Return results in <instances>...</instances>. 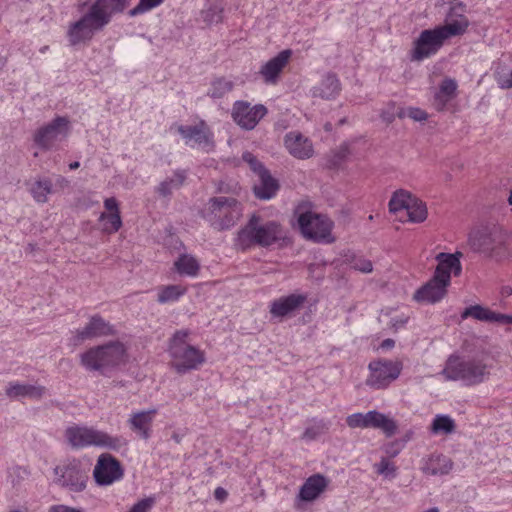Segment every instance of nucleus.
I'll list each match as a JSON object with an SVG mask.
<instances>
[{"label":"nucleus","instance_id":"6ab92c4d","mask_svg":"<svg viewBox=\"0 0 512 512\" xmlns=\"http://www.w3.org/2000/svg\"><path fill=\"white\" fill-rule=\"evenodd\" d=\"M499 229H478L471 232L469 235L471 248L493 259L494 249L496 248L495 239L498 237Z\"/></svg>","mask_w":512,"mask_h":512},{"label":"nucleus","instance_id":"e2e57ef3","mask_svg":"<svg viewBox=\"0 0 512 512\" xmlns=\"http://www.w3.org/2000/svg\"><path fill=\"white\" fill-rule=\"evenodd\" d=\"M426 512H439V510L437 508H430Z\"/></svg>","mask_w":512,"mask_h":512},{"label":"nucleus","instance_id":"c9c22d12","mask_svg":"<svg viewBox=\"0 0 512 512\" xmlns=\"http://www.w3.org/2000/svg\"><path fill=\"white\" fill-rule=\"evenodd\" d=\"M186 179L184 171H176L171 177L162 181L156 191L163 197H168L172 194L173 190L179 189Z\"/></svg>","mask_w":512,"mask_h":512},{"label":"nucleus","instance_id":"37998d69","mask_svg":"<svg viewBox=\"0 0 512 512\" xmlns=\"http://www.w3.org/2000/svg\"><path fill=\"white\" fill-rule=\"evenodd\" d=\"M370 411L367 413H354L346 418V423L350 428H370Z\"/></svg>","mask_w":512,"mask_h":512},{"label":"nucleus","instance_id":"0e129e2a","mask_svg":"<svg viewBox=\"0 0 512 512\" xmlns=\"http://www.w3.org/2000/svg\"><path fill=\"white\" fill-rule=\"evenodd\" d=\"M508 202H509V204H510V205H512V192L510 193V196H509Z\"/></svg>","mask_w":512,"mask_h":512},{"label":"nucleus","instance_id":"09e8293b","mask_svg":"<svg viewBox=\"0 0 512 512\" xmlns=\"http://www.w3.org/2000/svg\"><path fill=\"white\" fill-rule=\"evenodd\" d=\"M327 429L328 427L323 421H318L305 429L302 434V439L307 441L314 440L323 434Z\"/></svg>","mask_w":512,"mask_h":512},{"label":"nucleus","instance_id":"e433bc0d","mask_svg":"<svg viewBox=\"0 0 512 512\" xmlns=\"http://www.w3.org/2000/svg\"><path fill=\"white\" fill-rule=\"evenodd\" d=\"M174 266L180 275L195 277L200 269L199 262L195 257L188 254H182L175 261Z\"/></svg>","mask_w":512,"mask_h":512},{"label":"nucleus","instance_id":"b1692460","mask_svg":"<svg viewBox=\"0 0 512 512\" xmlns=\"http://www.w3.org/2000/svg\"><path fill=\"white\" fill-rule=\"evenodd\" d=\"M291 55V50H283L261 67L259 73L266 83L275 84L277 82L280 73L288 64Z\"/></svg>","mask_w":512,"mask_h":512},{"label":"nucleus","instance_id":"bb28decb","mask_svg":"<svg viewBox=\"0 0 512 512\" xmlns=\"http://www.w3.org/2000/svg\"><path fill=\"white\" fill-rule=\"evenodd\" d=\"M409 320V313L393 307L382 309L379 315V321L385 325L387 330L393 333L404 329Z\"/></svg>","mask_w":512,"mask_h":512},{"label":"nucleus","instance_id":"7ed1b4c3","mask_svg":"<svg viewBox=\"0 0 512 512\" xmlns=\"http://www.w3.org/2000/svg\"><path fill=\"white\" fill-rule=\"evenodd\" d=\"M491 365L478 357L465 358L450 355L441 371L447 381H461L467 386H474L486 381L490 376Z\"/></svg>","mask_w":512,"mask_h":512},{"label":"nucleus","instance_id":"58836bf2","mask_svg":"<svg viewBox=\"0 0 512 512\" xmlns=\"http://www.w3.org/2000/svg\"><path fill=\"white\" fill-rule=\"evenodd\" d=\"M186 293V288L181 285L162 286L158 290L157 301L160 304L177 301Z\"/></svg>","mask_w":512,"mask_h":512},{"label":"nucleus","instance_id":"c85d7f7f","mask_svg":"<svg viewBox=\"0 0 512 512\" xmlns=\"http://www.w3.org/2000/svg\"><path fill=\"white\" fill-rule=\"evenodd\" d=\"M278 190V181L271 176L268 170H262L261 175L258 176V182L253 187L256 198L269 200L276 195Z\"/></svg>","mask_w":512,"mask_h":512},{"label":"nucleus","instance_id":"39448f33","mask_svg":"<svg viewBox=\"0 0 512 512\" xmlns=\"http://www.w3.org/2000/svg\"><path fill=\"white\" fill-rule=\"evenodd\" d=\"M127 348L121 341L93 346L80 354V364L91 372L107 375L126 362Z\"/></svg>","mask_w":512,"mask_h":512},{"label":"nucleus","instance_id":"4d7b16f0","mask_svg":"<svg viewBox=\"0 0 512 512\" xmlns=\"http://www.w3.org/2000/svg\"><path fill=\"white\" fill-rule=\"evenodd\" d=\"M47 512H85L83 508L72 507L65 504H55L48 508Z\"/></svg>","mask_w":512,"mask_h":512},{"label":"nucleus","instance_id":"603ef678","mask_svg":"<svg viewBox=\"0 0 512 512\" xmlns=\"http://www.w3.org/2000/svg\"><path fill=\"white\" fill-rule=\"evenodd\" d=\"M242 159L249 165L250 169L258 176L261 175L262 170H267L263 166V164L250 152H244L242 155Z\"/></svg>","mask_w":512,"mask_h":512},{"label":"nucleus","instance_id":"ddd939ff","mask_svg":"<svg viewBox=\"0 0 512 512\" xmlns=\"http://www.w3.org/2000/svg\"><path fill=\"white\" fill-rule=\"evenodd\" d=\"M124 476V470L118 459L108 453L101 454L93 470V477L97 485L109 486Z\"/></svg>","mask_w":512,"mask_h":512},{"label":"nucleus","instance_id":"de8ad7c7","mask_svg":"<svg viewBox=\"0 0 512 512\" xmlns=\"http://www.w3.org/2000/svg\"><path fill=\"white\" fill-rule=\"evenodd\" d=\"M349 264L353 270L364 274H368L373 271L372 262L362 256H353L351 260H349Z\"/></svg>","mask_w":512,"mask_h":512},{"label":"nucleus","instance_id":"f257e3e1","mask_svg":"<svg viewBox=\"0 0 512 512\" xmlns=\"http://www.w3.org/2000/svg\"><path fill=\"white\" fill-rule=\"evenodd\" d=\"M469 21L463 15L448 21L444 25L421 31L414 40L410 51L412 61H423L438 53L445 41L451 37L462 35L468 28Z\"/></svg>","mask_w":512,"mask_h":512},{"label":"nucleus","instance_id":"13d9d810","mask_svg":"<svg viewBox=\"0 0 512 512\" xmlns=\"http://www.w3.org/2000/svg\"><path fill=\"white\" fill-rule=\"evenodd\" d=\"M227 496H228L227 491L222 487H217L214 491V497L218 501L223 502L224 500H226Z\"/></svg>","mask_w":512,"mask_h":512},{"label":"nucleus","instance_id":"5fc2aeb1","mask_svg":"<svg viewBox=\"0 0 512 512\" xmlns=\"http://www.w3.org/2000/svg\"><path fill=\"white\" fill-rule=\"evenodd\" d=\"M203 18L209 24L218 23L222 19V9L217 6H211L203 12Z\"/></svg>","mask_w":512,"mask_h":512},{"label":"nucleus","instance_id":"dca6fc26","mask_svg":"<svg viewBox=\"0 0 512 512\" xmlns=\"http://www.w3.org/2000/svg\"><path fill=\"white\" fill-rule=\"evenodd\" d=\"M266 113L267 109L264 105L251 106L246 101H236L232 109L233 120L247 130L253 129Z\"/></svg>","mask_w":512,"mask_h":512},{"label":"nucleus","instance_id":"2eb2a0df","mask_svg":"<svg viewBox=\"0 0 512 512\" xmlns=\"http://www.w3.org/2000/svg\"><path fill=\"white\" fill-rule=\"evenodd\" d=\"M177 131L190 147H198L206 152L214 148L213 133L204 121L196 125H179Z\"/></svg>","mask_w":512,"mask_h":512},{"label":"nucleus","instance_id":"393cba45","mask_svg":"<svg viewBox=\"0 0 512 512\" xmlns=\"http://www.w3.org/2000/svg\"><path fill=\"white\" fill-rule=\"evenodd\" d=\"M156 413V409L133 412L128 419L130 429L140 438L145 440L149 439Z\"/></svg>","mask_w":512,"mask_h":512},{"label":"nucleus","instance_id":"864d4df0","mask_svg":"<svg viewBox=\"0 0 512 512\" xmlns=\"http://www.w3.org/2000/svg\"><path fill=\"white\" fill-rule=\"evenodd\" d=\"M399 109L394 102H390L382 110L380 117L387 124L392 123L398 117Z\"/></svg>","mask_w":512,"mask_h":512},{"label":"nucleus","instance_id":"4c0bfd02","mask_svg":"<svg viewBox=\"0 0 512 512\" xmlns=\"http://www.w3.org/2000/svg\"><path fill=\"white\" fill-rule=\"evenodd\" d=\"M414 197L405 190H399L394 192L389 201V211L391 213L406 212L408 205L411 203Z\"/></svg>","mask_w":512,"mask_h":512},{"label":"nucleus","instance_id":"7c9ffc66","mask_svg":"<svg viewBox=\"0 0 512 512\" xmlns=\"http://www.w3.org/2000/svg\"><path fill=\"white\" fill-rule=\"evenodd\" d=\"M457 82L452 78H445L434 95L433 105L437 111H443L447 104L456 97Z\"/></svg>","mask_w":512,"mask_h":512},{"label":"nucleus","instance_id":"4468645a","mask_svg":"<svg viewBox=\"0 0 512 512\" xmlns=\"http://www.w3.org/2000/svg\"><path fill=\"white\" fill-rule=\"evenodd\" d=\"M115 334L114 327L99 314L89 318L86 325L72 333L70 341L72 345L78 346L87 340L112 336Z\"/></svg>","mask_w":512,"mask_h":512},{"label":"nucleus","instance_id":"cd10ccee","mask_svg":"<svg viewBox=\"0 0 512 512\" xmlns=\"http://www.w3.org/2000/svg\"><path fill=\"white\" fill-rule=\"evenodd\" d=\"M45 387L20 382H10L6 387V395L10 399H40L45 394Z\"/></svg>","mask_w":512,"mask_h":512},{"label":"nucleus","instance_id":"a19ab883","mask_svg":"<svg viewBox=\"0 0 512 512\" xmlns=\"http://www.w3.org/2000/svg\"><path fill=\"white\" fill-rule=\"evenodd\" d=\"M455 428V421L449 415L438 414L431 424V431L434 434H451Z\"/></svg>","mask_w":512,"mask_h":512},{"label":"nucleus","instance_id":"473e14b6","mask_svg":"<svg viewBox=\"0 0 512 512\" xmlns=\"http://www.w3.org/2000/svg\"><path fill=\"white\" fill-rule=\"evenodd\" d=\"M369 417L370 428L380 429L386 437H392L394 434H396L398 426L393 418L377 410H371Z\"/></svg>","mask_w":512,"mask_h":512},{"label":"nucleus","instance_id":"f8f14e48","mask_svg":"<svg viewBox=\"0 0 512 512\" xmlns=\"http://www.w3.org/2000/svg\"><path fill=\"white\" fill-rule=\"evenodd\" d=\"M69 132V120L67 117L57 116L50 123L38 128L34 135L33 141L43 149L50 150L56 141L61 137H66Z\"/></svg>","mask_w":512,"mask_h":512},{"label":"nucleus","instance_id":"680f3d73","mask_svg":"<svg viewBox=\"0 0 512 512\" xmlns=\"http://www.w3.org/2000/svg\"><path fill=\"white\" fill-rule=\"evenodd\" d=\"M80 166V163L78 161L72 162L69 164V168L71 170L77 169Z\"/></svg>","mask_w":512,"mask_h":512},{"label":"nucleus","instance_id":"20e7f679","mask_svg":"<svg viewBox=\"0 0 512 512\" xmlns=\"http://www.w3.org/2000/svg\"><path fill=\"white\" fill-rule=\"evenodd\" d=\"M283 238V230L276 221H265L259 215H252L237 233L235 245L241 250L254 246L269 247Z\"/></svg>","mask_w":512,"mask_h":512},{"label":"nucleus","instance_id":"a18cd8bd","mask_svg":"<svg viewBox=\"0 0 512 512\" xmlns=\"http://www.w3.org/2000/svg\"><path fill=\"white\" fill-rule=\"evenodd\" d=\"M374 469L377 474L385 478H394L397 470L395 464L385 457H382L378 463L374 464Z\"/></svg>","mask_w":512,"mask_h":512},{"label":"nucleus","instance_id":"3c124183","mask_svg":"<svg viewBox=\"0 0 512 512\" xmlns=\"http://www.w3.org/2000/svg\"><path fill=\"white\" fill-rule=\"evenodd\" d=\"M156 502L154 496H149L137 501L128 512H150Z\"/></svg>","mask_w":512,"mask_h":512},{"label":"nucleus","instance_id":"c03bdc74","mask_svg":"<svg viewBox=\"0 0 512 512\" xmlns=\"http://www.w3.org/2000/svg\"><path fill=\"white\" fill-rule=\"evenodd\" d=\"M408 117L414 121L423 122L428 118V114L423 109L417 107L400 108L398 111V118L403 119Z\"/></svg>","mask_w":512,"mask_h":512},{"label":"nucleus","instance_id":"052dcab7","mask_svg":"<svg viewBox=\"0 0 512 512\" xmlns=\"http://www.w3.org/2000/svg\"><path fill=\"white\" fill-rule=\"evenodd\" d=\"M394 345H395V341L393 339H385L381 343V347L384 349H390V348L394 347Z\"/></svg>","mask_w":512,"mask_h":512},{"label":"nucleus","instance_id":"2f4dec72","mask_svg":"<svg viewBox=\"0 0 512 512\" xmlns=\"http://www.w3.org/2000/svg\"><path fill=\"white\" fill-rule=\"evenodd\" d=\"M493 259L496 261L512 260V232L499 229Z\"/></svg>","mask_w":512,"mask_h":512},{"label":"nucleus","instance_id":"69168bd1","mask_svg":"<svg viewBox=\"0 0 512 512\" xmlns=\"http://www.w3.org/2000/svg\"><path fill=\"white\" fill-rule=\"evenodd\" d=\"M47 49H48V46H45V47H43V48L41 49V52H44V51H46Z\"/></svg>","mask_w":512,"mask_h":512},{"label":"nucleus","instance_id":"ea45409f","mask_svg":"<svg viewBox=\"0 0 512 512\" xmlns=\"http://www.w3.org/2000/svg\"><path fill=\"white\" fill-rule=\"evenodd\" d=\"M405 213L408 217V221L413 223H421L425 221L428 214L426 205L421 200L415 197L408 205V208Z\"/></svg>","mask_w":512,"mask_h":512},{"label":"nucleus","instance_id":"1a4fd4ad","mask_svg":"<svg viewBox=\"0 0 512 512\" xmlns=\"http://www.w3.org/2000/svg\"><path fill=\"white\" fill-rule=\"evenodd\" d=\"M202 216L213 228L226 230L242 216V206L233 197H213L206 203Z\"/></svg>","mask_w":512,"mask_h":512},{"label":"nucleus","instance_id":"4be33fe9","mask_svg":"<svg viewBox=\"0 0 512 512\" xmlns=\"http://www.w3.org/2000/svg\"><path fill=\"white\" fill-rule=\"evenodd\" d=\"M329 481L322 474L308 477L299 489L296 500L299 502L315 501L328 487Z\"/></svg>","mask_w":512,"mask_h":512},{"label":"nucleus","instance_id":"6e6d98bb","mask_svg":"<svg viewBox=\"0 0 512 512\" xmlns=\"http://www.w3.org/2000/svg\"><path fill=\"white\" fill-rule=\"evenodd\" d=\"M111 15L113 13H120L128 7L130 0H107Z\"/></svg>","mask_w":512,"mask_h":512},{"label":"nucleus","instance_id":"338daca9","mask_svg":"<svg viewBox=\"0 0 512 512\" xmlns=\"http://www.w3.org/2000/svg\"><path fill=\"white\" fill-rule=\"evenodd\" d=\"M10 512H21V511L18 509H14V510H11Z\"/></svg>","mask_w":512,"mask_h":512},{"label":"nucleus","instance_id":"8fccbe9b","mask_svg":"<svg viewBox=\"0 0 512 512\" xmlns=\"http://www.w3.org/2000/svg\"><path fill=\"white\" fill-rule=\"evenodd\" d=\"M494 79L499 88H512V70L508 72L504 69L497 68V70L494 72Z\"/></svg>","mask_w":512,"mask_h":512},{"label":"nucleus","instance_id":"9d476101","mask_svg":"<svg viewBox=\"0 0 512 512\" xmlns=\"http://www.w3.org/2000/svg\"><path fill=\"white\" fill-rule=\"evenodd\" d=\"M55 482L73 492H81L86 488L89 479V467L81 460L68 459L54 469Z\"/></svg>","mask_w":512,"mask_h":512},{"label":"nucleus","instance_id":"412c9836","mask_svg":"<svg viewBox=\"0 0 512 512\" xmlns=\"http://www.w3.org/2000/svg\"><path fill=\"white\" fill-rule=\"evenodd\" d=\"M305 301L306 296L302 294L280 297L270 303V314L273 318L283 319L297 311Z\"/></svg>","mask_w":512,"mask_h":512},{"label":"nucleus","instance_id":"5701e85b","mask_svg":"<svg viewBox=\"0 0 512 512\" xmlns=\"http://www.w3.org/2000/svg\"><path fill=\"white\" fill-rule=\"evenodd\" d=\"M473 318L482 322L512 324V316L498 313L482 305H471L461 313L462 319Z\"/></svg>","mask_w":512,"mask_h":512},{"label":"nucleus","instance_id":"c756f323","mask_svg":"<svg viewBox=\"0 0 512 512\" xmlns=\"http://www.w3.org/2000/svg\"><path fill=\"white\" fill-rule=\"evenodd\" d=\"M453 467L452 460L442 454H433L423 459L422 471L428 475H446Z\"/></svg>","mask_w":512,"mask_h":512},{"label":"nucleus","instance_id":"423d86ee","mask_svg":"<svg viewBox=\"0 0 512 512\" xmlns=\"http://www.w3.org/2000/svg\"><path fill=\"white\" fill-rule=\"evenodd\" d=\"M189 335L187 329L177 330L168 342L171 366L179 374L199 369L206 360L205 352L188 342Z\"/></svg>","mask_w":512,"mask_h":512},{"label":"nucleus","instance_id":"aec40b11","mask_svg":"<svg viewBox=\"0 0 512 512\" xmlns=\"http://www.w3.org/2000/svg\"><path fill=\"white\" fill-rule=\"evenodd\" d=\"M284 145L288 152L297 159H308L314 154L311 140L298 131H291L285 135Z\"/></svg>","mask_w":512,"mask_h":512},{"label":"nucleus","instance_id":"0eeeda50","mask_svg":"<svg viewBox=\"0 0 512 512\" xmlns=\"http://www.w3.org/2000/svg\"><path fill=\"white\" fill-rule=\"evenodd\" d=\"M65 438L68 444L75 449L86 447L104 448L119 451L127 446V441L122 436H114L106 431L93 426L72 425L65 430Z\"/></svg>","mask_w":512,"mask_h":512},{"label":"nucleus","instance_id":"f704fd0d","mask_svg":"<svg viewBox=\"0 0 512 512\" xmlns=\"http://www.w3.org/2000/svg\"><path fill=\"white\" fill-rule=\"evenodd\" d=\"M339 92V79L334 74H328L323 78L319 86L315 87L313 94L323 99H331L337 96Z\"/></svg>","mask_w":512,"mask_h":512},{"label":"nucleus","instance_id":"a211bd4d","mask_svg":"<svg viewBox=\"0 0 512 512\" xmlns=\"http://www.w3.org/2000/svg\"><path fill=\"white\" fill-rule=\"evenodd\" d=\"M461 257H462L461 252H455L453 254L439 253L436 256L438 265L435 269L433 276L450 284L452 273L455 276H459L461 274V271H462V266H461V262H460Z\"/></svg>","mask_w":512,"mask_h":512},{"label":"nucleus","instance_id":"9b49d317","mask_svg":"<svg viewBox=\"0 0 512 512\" xmlns=\"http://www.w3.org/2000/svg\"><path fill=\"white\" fill-rule=\"evenodd\" d=\"M368 368L370 374L366 384L373 389H385L399 377L403 363L400 360L380 359L370 362Z\"/></svg>","mask_w":512,"mask_h":512},{"label":"nucleus","instance_id":"72a5a7b5","mask_svg":"<svg viewBox=\"0 0 512 512\" xmlns=\"http://www.w3.org/2000/svg\"><path fill=\"white\" fill-rule=\"evenodd\" d=\"M28 190L35 202L44 204L53 193V183L49 178L39 177L29 184Z\"/></svg>","mask_w":512,"mask_h":512},{"label":"nucleus","instance_id":"79ce46f5","mask_svg":"<svg viewBox=\"0 0 512 512\" xmlns=\"http://www.w3.org/2000/svg\"><path fill=\"white\" fill-rule=\"evenodd\" d=\"M233 88L234 83L231 80L226 78H217L211 82L207 94L211 98L219 99L231 92Z\"/></svg>","mask_w":512,"mask_h":512},{"label":"nucleus","instance_id":"bf43d9fd","mask_svg":"<svg viewBox=\"0 0 512 512\" xmlns=\"http://www.w3.org/2000/svg\"><path fill=\"white\" fill-rule=\"evenodd\" d=\"M55 184L60 189H65L69 186V181L63 176H58L56 178Z\"/></svg>","mask_w":512,"mask_h":512},{"label":"nucleus","instance_id":"f03ea898","mask_svg":"<svg viewBox=\"0 0 512 512\" xmlns=\"http://www.w3.org/2000/svg\"><path fill=\"white\" fill-rule=\"evenodd\" d=\"M110 21L108 1L96 0L79 19L69 23L66 32L69 44L77 46L91 41Z\"/></svg>","mask_w":512,"mask_h":512},{"label":"nucleus","instance_id":"a878e982","mask_svg":"<svg viewBox=\"0 0 512 512\" xmlns=\"http://www.w3.org/2000/svg\"><path fill=\"white\" fill-rule=\"evenodd\" d=\"M104 207L110 213H101L99 221L103 222V231L106 233H115L122 226V220L119 211V205L114 197L105 199Z\"/></svg>","mask_w":512,"mask_h":512},{"label":"nucleus","instance_id":"49530a36","mask_svg":"<svg viewBox=\"0 0 512 512\" xmlns=\"http://www.w3.org/2000/svg\"><path fill=\"white\" fill-rule=\"evenodd\" d=\"M164 0H139V3L129 11L131 17H135L144 14L158 6H160Z\"/></svg>","mask_w":512,"mask_h":512},{"label":"nucleus","instance_id":"6e6552de","mask_svg":"<svg viewBox=\"0 0 512 512\" xmlns=\"http://www.w3.org/2000/svg\"><path fill=\"white\" fill-rule=\"evenodd\" d=\"M295 216L305 239L326 244L335 241L332 235L333 221L327 215L315 211L311 203H299L295 209Z\"/></svg>","mask_w":512,"mask_h":512},{"label":"nucleus","instance_id":"f3484780","mask_svg":"<svg viewBox=\"0 0 512 512\" xmlns=\"http://www.w3.org/2000/svg\"><path fill=\"white\" fill-rule=\"evenodd\" d=\"M450 284L433 276L426 284L417 289L413 295V299L417 302L434 304L441 301Z\"/></svg>","mask_w":512,"mask_h":512}]
</instances>
